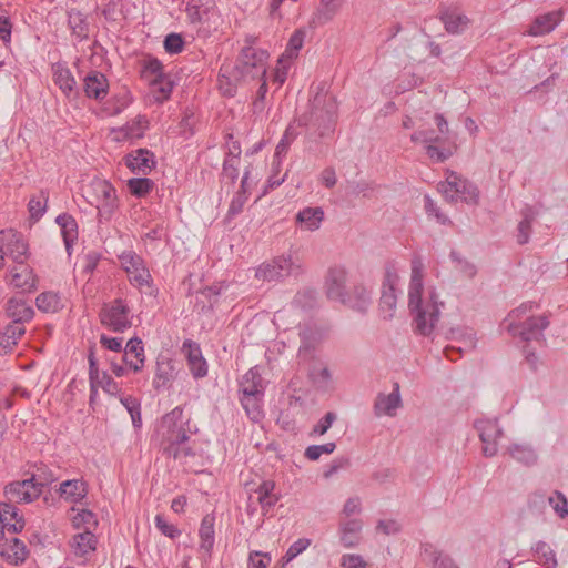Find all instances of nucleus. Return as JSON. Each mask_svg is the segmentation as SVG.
<instances>
[{
  "label": "nucleus",
  "instance_id": "1",
  "mask_svg": "<svg viewBox=\"0 0 568 568\" xmlns=\"http://www.w3.org/2000/svg\"><path fill=\"white\" fill-rule=\"evenodd\" d=\"M424 264L420 257L412 261V275L408 287V308L413 316V327L416 334L429 336L439 322L443 302L438 301L435 290H430L426 298L423 297Z\"/></svg>",
  "mask_w": 568,
  "mask_h": 568
},
{
  "label": "nucleus",
  "instance_id": "2",
  "mask_svg": "<svg viewBox=\"0 0 568 568\" xmlns=\"http://www.w3.org/2000/svg\"><path fill=\"white\" fill-rule=\"evenodd\" d=\"M163 432V454L175 460H184L187 457H194L195 450L191 445L190 418L183 415V408L176 406L161 419Z\"/></svg>",
  "mask_w": 568,
  "mask_h": 568
},
{
  "label": "nucleus",
  "instance_id": "3",
  "mask_svg": "<svg viewBox=\"0 0 568 568\" xmlns=\"http://www.w3.org/2000/svg\"><path fill=\"white\" fill-rule=\"evenodd\" d=\"M539 308L535 302L528 301L521 303L513 310L505 323L507 331L514 337H519L524 342L539 341L544 338V331L549 326V317L547 315L532 316V312Z\"/></svg>",
  "mask_w": 568,
  "mask_h": 568
},
{
  "label": "nucleus",
  "instance_id": "4",
  "mask_svg": "<svg viewBox=\"0 0 568 568\" xmlns=\"http://www.w3.org/2000/svg\"><path fill=\"white\" fill-rule=\"evenodd\" d=\"M256 38L246 37L233 69V78L236 81L263 79L266 75L267 51L256 48Z\"/></svg>",
  "mask_w": 568,
  "mask_h": 568
},
{
  "label": "nucleus",
  "instance_id": "5",
  "mask_svg": "<svg viewBox=\"0 0 568 568\" xmlns=\"http://www.w3.org/2000/svg\"><path fill=\"white\" fill-rule=\"evenodd\" d=\"M337 112L335 97L328 93L324 85H318L311 100V111L304 124L315 128L321 136L325 135L332 128Z\"/></svg>",
  "mask_w": 568,
  "mask_h": 568
},
{
  "label": "nucleus",
  "instance_id": "6",
  "mask_svg": "<svg viewBox=\"0 0 568 568\" xmlns=\"http://www.w3.org/2000/svg\"><path fill=\"white\" fill-rule=\"evenodd\" d=\"M88 202L98 210L99 220L110 221L118 207L114 186L106 180L94 179L85 190Z\"/></svg>",
  "mask_w": 568,
  "mask_h": 568
},
{
  "label": "nucleus",
  "instance_id": "7",
  "mask_svg": "<svg viewBox=\"0 0 568 568\" xmlns=\"http://www.w3.org/2000/svg\"><path fill=\"white\" fill-rule=\"evenodd\" d=\"M118 257L131 285L136 287L141 293L153 294L156 292L152 275L142 256L136 254L133 250H126Z\"/></svg>",
  "mask_w": 568,
  "mask_h": 568
},
{
  "label": "nucleus",
  "instance_id": "8",
  "mask_svg": "<svg viewBox=\"0 0 568 568\" xmlns=\"http://www.w3.org/2000/svg\"><path fill=\"white\" fill-rule=\"evenodd\" d=\"M303 271V264L298 257L281 255L258 265L255 277L264 282H282L286 277L298 276Z\"/></svg>",
  "mask_w": 568,
  "mask_h": 568
},
{
  "label": "nucleus",
  "instance_id": "9",
  "mask_svg": "<svg viewBox=\"0 0 568 568\" xmlns=\"http://www.w3.org/2000/svg\"><path fill=\"white\" fill-rule=\"evenodd\" d=\"M437 189L449 202L464 201L473 204L478 202V189L454 171L446 172L445 181L439 182Z\"/></svg>",
  "mask_w": 568,
  "mask_h": 568
},
{
  "label": "nucleus",
  "instance_id": "10",
  "mask_svg": "<svg viewBox=\"0 0 568 568\" xmlns=\"http://www.w3.org/2000/svg\"><path fill=\"white\" fill-rule=\"evenodd\" d=\"M99 317L104 327L115 333H123L132 326L131 308L124 298L103 304Z\"/></svg>",
  "mask_w": 568,
  "mask_h": 568
},
{
  "label": "nucleus",
  "instance_id": "11",
  "mask_svg": "<svg viewBox=\"0 0 568 568\" xmlns=\"http://www.w3.org/2000/svg\"><path fill=\"white\" fill-rule=\"evenodd\" d=\"M414 143H423L428 158L436 163H442L452 155V151L446 146L447 136L438 135L432 130L417 131L410 135Z\"/></svg>",
  "mask_w": 568,
  "mask_h": 568
},
{
  "label": "nucleus",
  "instance_id": "12",
  "mask_svg": "<svg viewBox=\"0 0 568 568\" xmlns=\"http://www.w3.org/2000/svg\"><path fill=\"white\" fill-rule=\"evenodd\" d=\"M399 276L394 266H388L385 271L382 295L379 298L378 310L384 320H390L395 315L397 305V285Z\"/></svg>",
  "mask_w": 568,
  "mask_h": 568
},
{
  "label": "nucleus",
  "instance_id": "13",
  "mask_svg": "<svg viewBox=\"0 0 568 568\" xmlns=\"http://www.w3.org/2000/svg\"><path fill=\"white\" fill-rule=\"evenodd\" d=\"M475 427L479 433L483 443V453L487 457H493L498 452V439L503 436V430L496 419H480L476 422Z\"/></svg>",
  "mask_w": 568,
  "mask_h": 568
},
{
  "label": "nucleus",
  "instance_id": "14",
  "mask_svg": "<svg viewBox=\"0 0 568 568\" xmlns=\"http://www.w3.org/2000/svg\"><path fill=\"white\" fill-rule=\"evenodd\" d=\"M354 513L355 501L353 498H348L344 505L338 527L339 544L345 548L355 545V519L352 518Z\"/></svg>",
  "mask_w": 568,
  "mask_h": 568
},
{
  "label": "nucleus",
  "instance_id": "15",
  "mask_svg": "<svg viewBox=\"0 0 568 568\" xmlns=\"http://www.w3.org/2000/svg\"><path fill=\"white\" fill-rule=\"evenodd\" d=\"M2 253L9 256L17 264L26 263L29 246L22 234L10 230L3 233Z\"/></svg>",
  "mask_w": 568,
  "mask_h": 568
},
{
  "label": "nucleus",
  "instance_id": "16",
  "mask_svg": "<svg viewBox=\"0 0 568 568\" xmlns=\"http://www.w3.org/2000/svg\"><path fill=\"white\" fill-rule=\"evenodd\" d=\"M182 352L184 353L189 369L194 378H202L207 374V364L202 355L200 345L192 341L185 339L182 345Z\"/></svg>",
  "mask_w": 568,
  "mask_h": 568
},
{
  "label": "nucleus",
  "instance_id": "17",
  "mask_svg": "<svg viewBox=\"0 0 568 568\" xmlns=\"http://www.w3.org/2000/svg\"><path fill=\"white\" fill-rule=\"evenodd\" d=\"M4 494L9 501L13 503H31L41 495L39 488L29 478L8 484Z\"/></svg>",
  "mask_w": 568,
  "mask_h": 568
},
{
  "label": "nucleus",
  "instance_id": "18",
  "mask_svg": "<svg viewBox=\"0 0 568 568\" xmlns=\"http://www.w3.org/2000/svg\"><path fill=\"white\" fill-rule=\"evenodd\" d=\"M298 336L301 341L298 356L303 361L313 359L315 352L323 339L322 332L314 326L305 325L301 328Z\"/></svg>",
  "mask_w": 568,
  "mask_h": 568
},
{
  "label": "nucleus",
  "instance_id": "19",
  "mask_svg": "<svg viewBox=\"0 0 568 568\" xmlns=\"http://www.w3.org/2000/svg\"><path fill=\"white\" fill-rule=\"evenodd\" d=\"M241 145L237 141H232L227 144V151L225 152L223 165H222V180H229L233 185L239 179L240 163H241Z\"/></svg>",
  "mask_w": 568,
  "mask_h": 568
},
{
  "label": "nucleus",
  "instance_id": "20",
  "mask_svg": "<svg viewBox=\"0 0 568 568\" xmlns=\"http://www.w3.org/2000/svg\"><path fill=\"white\" fill-rule=\"evenodd\" d=\"M52 75L54 83L59 87L62 93L71 99L77 98L79 91L77 89V81L64 62H57L52 64Z\"/></svg>",
  "mask_w": 568,
  "mask_h": 568
},
{
  "label": "nucleus",
  "instance_id": "21",
  "mask_svg": "<svg viewBox=\"0 0 568 568\" xmlns=\"http://www.w3.org/2000/svg\"><path fill=\"white\" fill-rule=\"evenodd\" d=\"M215 516L213 514H206L200 525L199 537L200 545L199 551L205 559H210L214 544H215Z\"/></svg>",
  "mask_w": 568,
  "mask_h": 568
},
{
  "label": "nucleus",
  "instance_id": "22",
  "mask_svg": "<svg viewBox=\"0 0 568 568\" xmlns=\"http://www.w3.org/2000/svg\"><path fill=\"white\" fill-rule=\"evenodd\" d=\"M346 271L343 267H332L326 278L327 296L331 300L346 304L347 294L345 291Z\"/></svg>",
  "mask_w": 568,
  "mask_h": 568
},
{
  "label": "nucleus",
  "instance_id": "23",
  "mask_svg": "<svg viewBox=\"0 0 568 568\" xmlns=\"http://www.w3.org/2000/svg\"><path fill=\"white\" fill-rule=\"evenodd\" d=\"M0 556L10 565H21L29 556L26 544L17 537L6 540L0 545Z\"/></svg>",
  "mask_w": 568,
  "mask_h": 568
},
{
  "label": "nucleus",
  "instance_id": "24",
  "mask_svg": "<svg viewBox=\"0 0 568 568\" xmlns=\"http://www.w3.org/2000/svg\"><path fill=\"white\" fill-rule=\"evenodd\" d=\"M83 90L89 99L103 100L108 94L109 81L103 73L91 71L83 79Z\"/></svg>",
  "mask_w": 568,
  "mask_h": 568
},
{
  "label": "nucleus",
  "instance_id": "25",
  "mask_svg": "<svg viewBox=\"0 0 568 568\" xmlns=\"http://www.w3.org/2000/svg\"><path fill=\"white\" fill-rule=\"evenodd\" d=\"M562 17L561 9L536 17L529 27L528 34L539 37L550 33L562 21Z\"/></svg>",
  "mask_w": 568,
  "mask_h": 568
},
{
  "label": "nucleus",
  "instance_id": "26",
  "mask_svg": "<svg viewBox=\"0 0 568 568\" xmlns=\"http://www.w3.org/2000/svg\"><path fill=\"white\" fill-rule=\"evenodd\" d=\"M125 164L133 173L148 174L155 164L154 154L148 149H138L125 156Z\"/></svg>",
  "mask_w": 568,
  "mask_h": 568
},
{
  "label": "nucleus",
  "instance_id": "27",
  "mask_svg": "<svg viewBox=\"0 0 568 568\" xmlns=\"http://www.w3.org/2000/svg\"><path fill=\"white\" fill-rule=\"evenodd\" d=\"M8 281L12 286L21 288L22 291L34 290L37 283L32 268L26 263L17 264L10 270Z\"/></svg>",
  "mask_w": 568,
  "mask_h": 568
},
{
  "label": "nucleus",
  "instance_id": "28",
  "mask_svg": "<svg viewBox=\"0 0 568 568\" xmlns=\"http://www.w3.org/2000/svg\"><path fill=\"white\" fill-rule=\"evenodd\" d=\"M12 503H0V524L4 530L17 534L24 528V519Z\"/></svg>",
  "mask_w": 568,
  "mask_h": 568
},
{
  "label": "nucleus",
  "instance_id": "29",
  "mask_svg": "<svg viewBox=\"0 0 568 568\" xmlns=\"http://www.w3.org/2000/svg\"><path fill=\"white\" fill-rule=\"evenodd\" d=\"M58 493L65 501L78 504L88 495V484L82 479H68L60 484Z\"/></svg>",
  "mask_w": 568,
  "mask_h": 568
},
{
  "label": "nucleus",
  "instance_id": "30",
  "mask_svg": "<svg viewBox=\"0 0 568 568\" xmlns=\"http://www.w3.org/2000/svg\"><path fill=\"white\" fill-rule=\"evenodd\" d=\"M123 359L135 373L143 368L145 355L142 339L132 337L128 341L124 347Z\"/></svg>",
  "mask_w": 568,
  "mask_h": 568
},
{
  "label": "nucleus",
  "instance_id": "31",
  "mask_svg": "<svg viewBox=\"0 0 568 568\" xmlns=\"http://www.w3.org/2000/svg\"><path fill=\"white\" fill-rule=\"evenodd\" d=\"M241 394L255 396V395H264L265 386L264 379L261 375L260 367L254 366L251 367L241 378L240 381V390Z\"/></svg>",
  "mask_w": 568,
  "mask_h": 568
},
{
  "label": "nucleus",
  "instance_id": "32",
  "mask_svg": "<svg viewBox=\"0 0 568 568\" xmlns=\"http://www.w3.org/2000/svg\"><path fill=\"white\" fill-rule=\"evenodd\" d=\"M402 405L400 394H399V385L397 383L394 384V388L392 393L388 395L379 394L375 402V413L376 415H387L395 416L396 410Z\"/></svg>",
  "mask_w": 568,
  "mask_h": 568
},
{
  "label": "nucleus",
  "instance_id": "33",
  "mask_svg": "<svg viewBox=\"0 0 568 568\" xmlns=\"http://www.w3.org/2000/svg\"><path fill=\"white\" fill-rule=\"evenodd\" d=\"M97 537L90 530L77 534L71 541V548L75 557L87 559L97 549Z\"/></svg>",
  "mask_w": 568,
  "mask_h": 568
},
{
  "label": "nucleus",
  "instance_id": "34",
  "mask_svg": "<svg viewBox=\"0 0 568 568\" xmlns=\"http://www.w3.org/2000/svg\"><path fill=\"white\" fill-rule=\"evenodd\" d=\"M55 223L60 226L61 235L65 245L68 254H71L73 243L78 240V223L75 219L69 213L59 214Z\"/></svg>",
  "mask_w": 568,
  "mask_h": 568
},
{
  "label": "nucleus",
  "instance_id": "35",
  "mask_svg": "<svg viewBox=\"0 0 568 568\" xmlns=\"http://www.w3.org/2000/svg\"><path fill=\"white\" fill-rule=\"evenodd\" d=\"M132 102V95L128 88L123 87L114 92L104 103L103 112L108 116L118 115L123 112Z\"/></svg>",
  "mask_w": 568,
  "mask_h": 568
},
{
  "label": "nucleus",
  "instance_id": "36",
  "mask_svg": "<svg viewBox=\"0 0 568 568\" xmlns=\"http://www.w3.org/2000/svg\"><path fill=\"white\" fill-rule=\"evenodd\" d=\"M175 377V368L171 359L159 357L156 361L153 386L155 389L166 388Z\"/></svg>",
  "mask_w": 568,
  "mask_h": 568
},
{
  "label": "nucleus",
  "instance_id": "37",
  "mask_svg": "<svg viewBox=\"0 0 568 568\" xmlns=\"http://www.w3.org/2000/svg\"><path fill=\"white\" fill-rule=\"evenodd\" d=\"M324 220V211L320 206L304 207L296 214V222L302 229L314 232L321 227Z\"/></svg>",
  "mask_w": 568,
  "mask_h": 568
},
{
  "label": "nucleus",
  "instance_id": "38",
  "mask_svg": "<svg viewBox=\"0 0 568 568\" xmlns=\"http://www.w3.org/2000/svg\"><path fill=\"white\" fill-rule=\"evenodd\" d=\"M24 333V326H20V324L0 326V355L11 352Z\"/></svg>",
  "mask_w": 568,
  "mask_h": 568
},
{
  "label": "nucleus",
  "instance_id": "39",
  "mask_svg": "<svg viewBox=\"0 0 568 568\" xmlns=\"http://www.w3.org/2000/svg\"><path fill=\"white\" fill-rule=\"evenodd\" d=\"M68 26L74 37L79 41L89 38L90 24L85 14L77 9L68 11Z\"/></svg>",
  "mask_w": 568,
  "mask_h": 568
},
{
  "label": "nucleus",
  "instance_id": "40",
  "mask_svg": "<svg viewBox=\"0 0 568 568\" xmlns=\"http://www.w3.org/2000/svg\"><path fill=\"white\" fill-rule=\"evenodd\" d=\"M275 483L273 480H263L255 489L258 504L263 514L266 515L278 501V497L274 494Z\"/></svg>",
  "mask_w": 568,
  "mask_h": 568
},
{
  "label": "nucleus",
  "instance_id": "41",
  "mask_svg": "<svg viewBox=\"0 0 568 568\" xmlns=\"http://www.w3.org/2000/svg\"><path fill=\"white\" fill-rule=\"evenodd\" d=\"M36 305L43 313H57L63 308V300L58 292L47 291L39 294Z\"/></svg>",
  "mask_w": 568,
  "mask_h": 568
},
{
  "label": "nucleus",
  "instance_id": "42",
  "mask_svg": "<svg viewBox=\"0 0 568 568\" xmlns=\"http://www.w3.org/2000/svg\"><path fill=\"white\" fill-rule=\"evenodd\" d=\"M8 315L12 318L10 324H20V326H24V322L32 320L33 310L24 302H18L10 300L7 308Z\"/></svg>",
  "mask_w": 568,
  "mask_h": 568
},
{
  "label": "nucleus",
  "instance_id": "43",
  "mask_svg": "<svg viewBox=\"0 0 568 568\" xmlns=\"http://www.w3.org/2000/svg\"><path fill=\"white\" fill-rule=\"evenodd\" d=\"M440 20L443 21L445 29L449 33H459L466 29L469 23V19L454 10H447L442 13Z\"/></svg>",
  "mask_w": 568,
  "mask_h": 568
},
{
  "label": "nucleus",
  "instance_id": "44",
  "mask_svg": "<svg viewBox=\"0 0 568 568\" xmlns=\"http://www.w3.org/2000/svg\"><path fill=\"white\" fill-rule=\"evenodd\" d=\"M264 395L250 396L241 394L240 402L246 415L253 422H258L263 418L262 399Z\"/></svg>",
  "mask_w": 568,
  "mask_h": 568
},
{
  "label": "nucleus",
  "instance_id": "45",
  "mask_svg": "<svg viewBox=\"0 0 568 568\" xmlns=\"http://www.w3.org/2000/svg\"><path fill=\"white\" fill-rule=\"evenodd\" d=\"M534 559L546 568H555L557 566L556 554L545 541H538L534 547Z\"/></svg>",
  "mask_w": 568,
  "mask_h": 568
},
{
  "label": "nucleus",
  "instance_id": "46",
  "mask_svg": "<svg viewBox=\"0 0 568 568\" xmlns=\"http://www.w3.org/2000/svg\"><path fill=\"white\" fill-rule=\"evenodd\" d=\"M32 480V484L39 488L40 493H42V489L53 481H55L54 474L52 470L43 463L36 465V471L32 473L31 477L29 478Z\"/></svg>",
  "mask_w": 568,
  "mask_h": 568
},
{
  "label": "nucleus",
  "instance_id": "47",
  "mask_svg": "<svg viewBox=\"0 0 568 568\" xmlns=\"http://www.w3.org/2000/svg\"><path fill=\"white\" fill-rule=\"evenodd\" d=\"M49 200V193L47 191H41L38 196H32L28 203V210L31 219L34 221H39L43 214L47 212Z\"/></svg>",
  "mask_w": 568,
  "mask_h": 568
},
{
  "label": "nucleus",
  "instance_id": "48",
  "mask_svg": "<svg viewBox=\"0 0 568 568\" xmlns=\"http://www.w3.org/2000/svg\"><path fill=\"white\" fill-rule=\"evenodd\" d=\"M154 187V182L148 178H132L128 181L130 193L136 197L146 196Z\"/></svg>",
  "mask_w": 568,
  "mask_h": 568
},
{
  "label": "nucleus",
  "instance_id": "49",
  "mask_svg": "<svg viewBox=\"0 0 568 568\" xmlns=\"http://www.w3.org/2000/svg\"><path fill=\"white\" fill-rule=\"evenodd\" d=\"M163 64L156 58H149L144 61L142 77L148 79L150 82L162 80L164 77Z\"/></svg>",
  "mask_w": 568,
  "mask_h": 568
},
{
  "label": "nucleus",
  "instance_id": "50",
  "mask_svg": "<svg viewBox=\"0 0 568 568\" xmlns=\"http://www.w3.org/2000/svg\"><path fill=\"white\" fill-rule=\"evenodd\" d=\"M72 525L74 528L80 529L84 528L85 530H90L91 528H95L98 525L97 516L93 511L89 509H81L72 517Z\"/></svg>",
  "mask_w": 568,
  "mask_h": 568
},
{
  "label": "nucleus",
  "instance_id": "51",
  "mask_svg": "<svg viewBox=\"0 0 568 568\" xmlns=\"http://www.w3.org/2000/svg\"><path fill=\"white\" fill-rule=\"evenodd\" d=\"M317 301V294L314 290L305 288L296 293L293 298V305L302 310L313 308Z\"/></svg>",
  "mask_w": 568,
  "mask_h": 568
},
{
  "label": "nucleus",
  "instance_id": "52",
  "mask_svg": "<svg viewBox=\"0 0 568 568\" xmlns=\"http://www.w3.org/2000/svg\"><path fill=\"white\" fill-rule=\"evenodd\" d=\"M509 454L514 459L525 465H530L536 460L535 452L526 446L514 445L509 447Z\"/></svg>",
  "mask_w": 568,
  "mask_h": 568
},
{
  "label": "nucleus",
  "instance_id": "53",
  "mask_svg": "<svg viewBox=\"0 0 568 568\" xmlns=\"http://www.w3.org/2000/svg\"><path fill=\"white\" fill-rule=\"evenodd\" d=\"M154 524L162 535L171 539H175L181 536V530L175 525L170 524L161 514L155 516Z\"/></svg>",
  "mask_w": 568,
  "mask_h": 568
},
{
  "label": "nucleus",
  "instance_id": "54",
  "mask_svg": "<svg viewBox=\"0 0 568 568\" xmlns=\"http://www.w3.org/2000/svg\"><path fill=\"white\" fill-rule=\"evenodd\" d=\"M336 448L335 443H326L322 445H311L308 446L305 452L304 456L310 460H317L322 455H329L332 454Z\"/></svg>",
  "mask_w": 568,
  "mask_h": 568
},
{
  "label": "nucleus",
  "instance_id": "55",
  "mask_svg": "<svg viewBox=\"0 0 568 568\" xmlns=\"http://www.w3.org/2000/svg\"><path fill=\"white\" fill-rule=\"evenodd\" d=\"M549 504L561 519L568 516V500L561 491L556 490L554 495L549 497Z\"/></svg>",
  "mask_w": 568,
  "mask_h": 568
},
{
  "label": "nucleus",
  "instance_id": "56",
  "mask_svg": "<svg viewBox=\"0 0 568 568\" xmlns=\"http://www.w3.org/2000/svg\"><path fill=\"white\" fill-rule=\"evenodd\" d=\"M337 416L333 412H327L312 428L310 436H323L336 420Z\"/></svg>",
  "mask_w": 568,
  "mask_h": 568
},
{
  "label": "nucleus",
  "instance_id": "57",
  "mask_svg": "<svg viewBox=\"0 0 568 568\" xmlns=\"http://www.w3.org/2000/svg\"><path fill=\"white\" fill-rule=\"evenodd\" d=\"M532 221L534 217L529 213H526L524 219L519 222L516 236L518 244L524 245L528 243L531 233Z\"/></svg>",
  "mask_w": 568,
  "mask_h": 568
},
{
  "label": "nucleus",
  "instance_id": "58",
  "mask_svg": "<svg viewBox=\"0 0 568 568\" xmlns=\"http://www.w3.org/2000/svg\"><path fill=\"white\" fill-rule=\"evenodd\" d=\"M247 200H248L247 194H244L243 192H236L229 205V210L226 213V220L231 221L236 215H239L243 211L244 204L246 203Z\"/></svg>",
  "mask_w": 568,
  "mask_h": 568
},
{
  "label": "nucleus",
  "instance_id": "59",
  "mask_svg": "<svg viewBox=\"0 0 568 568\" xmlns=\"http://www.w3.org/2000/svg\"><path fill=\"white\" fill-rule=\"evenodd\" d=\"M310 377L318 388H327L332 379L331 372L326 366L313 368Z\"/></svg>",
  "mask_w": 568,
  "mask_h": 568
},
{
  "label": "nucleus",
  "instance_id": "60",
  "mask_svg": "<svg viewBox=\"0 0 568 568\" xmlns=\"http://www.w3.org/2000/svg\"><path fill=\"white\" fill-rule=\"evenodd\" d=\"M288 69H290V59H286L284 57L280 58L277 60V65L274 70L273 77H272V81L276 84L277 89L281 88L283 85V83L286 81L287 74H288Z\"/></svg>",
  "mask_w": 568,
  "mask_h": 568
},
{
  "label": "nucleus",
  "instance_id": "61",
  "mask_svg": "<svg viewBox=\"0 0 568 568\" xmlns=\"http://www.w3.org/2000/svg\"><path fill=\"white\" fill-rule=\"evenodd\" d=\"M156 91L158 95L155 99L160 102H163L170 98V94L173 89L172 82L164 75L162 80H156L155 82H150Z\"/></svg>",
  "mask_w": 568,
  "mask_h": 568
},
{
  "label": "nucleus",
  "instance_id": "62",
  "mask_svg": "<svg viewBox=\"0 0 568 568\" xmlns=\"http://www.w3.org/2000/svg\"><path fill=\"white\" fill-rule=\"evenodd\" d=\"M295 138H296V134L293 132L292 126L290 125L285 130L278 144L276 145L274 158L280 159L282 155H285L287 153L290 145L295 140Z\"/></svg>",
  "mask_w": 568,
  "mask_h": 568
},
{
  "label": "nucleus",
  "instance_id": "63",
  "mask_svg": "<svg viewBox=\"0 0 568 568\" xmlns=\"http://www.w3.org/2000/svg\"><path fill=\"white\" fill-rule=\"evenodd\" d=\"M184 41L179 33H170L164 39V49L170 54L180 53L183 50Z\"/></svg>",
  "mask_w": 568,
  "mask_h": 568
},
{
  "label": "nucleus",
  "instance_id": "64",
  "mask_svg": "<svg viewBox=\"0 0 568 568\" xmlns=\"http://www.w3.org/2000/svg\"><path fill=\"white\" fill-rule=\"evenodd\" d=\"M271 562L268 554L253 551L248 556L247 568H266Z\"/></svg>",
  "mask_w": 568,
  "mask_h": 568
}]
</instances>
